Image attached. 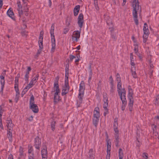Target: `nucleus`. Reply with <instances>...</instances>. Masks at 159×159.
I'll use <instances>...</instances> for the list:
<instances>
[{
	"label": "nucleus",
	"mask_w": 159,
	"mask_h": 159,
	"mask_svg": "<svg viewBox=\"0 0 159 159\" xmlns=\"http://www.w3.org/2000/svg\"><path fill=\"white\" fill-rule=\"evenodd\" d=\"M133 15L134 18V20L136 25L139 24V22L137 19L138 16L137 10L139 9V4L138 0H134L133 2Z\"/></svg>",
	"instance_id": "1"
},
{
	"label": "nucleus",
	"mask_w": 159,
	"mask_h": 159,
	"mask_svg": "<svg viewBox=\"0 0 159 159\" xmlns=\"http://www.w3.org/2000/svg\"><path fill=\"white\" fill-rule=\"evenodd\" d=\"M100 117L99 108L98 107H96L93 111V116L92 119L93 124L96 128L99 122Z\"/></svg>",
	"instance_id": "2"
},
{
	"label": "nucleus",
	"mask_w": 159,
	"mask_h": 159,
	"mask_svg": "<svg viewBox=\"0 0 159 159\" xmlns=\"http://www.w3.org/2000/svg\"><path fill=\"white\" fill-rule=\"evenodd\" d=\"M54 24L53 23L52 24L50 31V33L51 37V43H52V48L51 51L53 52L56 48V43L55 36L54 35Z\"/></svg>",
	"instance_id": "3"
},
{
	"label": "nucleus",
	"mask_w": 159,
	"mask_h": 159,
	"mask_svg": "<svg viewBox=\"0 0 159 159\" xmlns=\"http://www.w3.org/2000/svg\"><path fill=\"white\" fill-rule=\"evenodd\" d=\"M121 82L118 83L117 85V91L119 96H122L126 95V91L125 89H121Z\"/></svg>",
	"instance_id": "4"
},
{
	"label": "nucleus",
	"mask_w": 159,
	"mask_h": 159,
	"mask_svg": "<svg viewBox=\"0 0 159 159\" xmlns=\"http://www.w3.org/2000/svg\"><path fill=\"white\" fill-rule=\"evenodd\" d=\"M133 93L130 92V90H129V103L128 104V106L129 107V110L130 111H132L133 108V106L134 103V100L133 97Z\"/></svg>",
	"instance_id": "5"
},
{
	"label": "nucleus",
	"mask_w": 159,
	"mask_h": 159,
	"mask_svg": "<svg viewBox=\"0 0 159 159\" xmlns=\"http://www.w3.org/2000/svg\"><path fill=\"white\" fill-rule=\"evenodd\" d=\"M69 83L65 82L64 85L62 87L61 95L63 96L68 93L69 90Z\"/></svg>",
	"instance_id": "6"
},
{
	"label": "nucleus",
	"mask_w": 159,
	"mask_h": 159,
	"mask_svg": "<svg viewBox=\"0 0 159 159\" xmlns=\"http://www.w3.org/2000/svg\"><path fill=\"white\" fill-rule=\"evenodd\" d=\"M34 141V146L35 148L39 151L41 145V139L38 136H37Z\"/></svg>",
	"instance_id": "7"
},
{
	"label": "nucleus",
	"mask_w": 159,
	"mask_h": 159,
	"mask_svg": "<svg viewBox=\"0 0 159 159\" xmlns=\"http://www.w3.org/2000/svg\"><path fill=\"white\" fill-rule=\"evenodd\" d=\"M46 146L45 145L43 146V149L41 150L42 159H47L48 152Z\"/></svg>",
	"instance_id": "8"
},
{
	"label": "nucleus",
	"mask_w": 159,
	"mask_h": 159,
	"mask_svg": "<svg viewBox=\"0 0 159 159\" xmlns=\"http://www.w3.org/2000/svg\"><path fill=\"white\" fill-rule=\"evenodd\" d=\"M78 19V24L80 27L81 28L83 26L84 22V16L82 13L80 14Z\"/></svg>",
	"instance_id": "9"
},
{
	"label": "nucleus",
	"mask_w": 159,
	"mask_h": 159,
	"mask_svg": "<svg viewBox=\"0 0 159 159\" xmlns=\"http://www.w3.org/2000/svg\"><path fill=\"white\" fill-rule=\"evenodd\" d=\"M120 99L122 102L121 107V110L123 111L125 110L127 104V101L126 98V95L120 96Z\"/></svg>",
	"instance_id": "10"
},
{
	"label": "nucleus",
	"mask_w": 159,
	"mask_h": 159,
	"mask_svg": "<svg viewBox=\"0 0 159 159\" xmlns=\"http://www.w3.org/2000/svg\"><path fill=\"white\" fill-rule=\"evenodd\" d=\"M80 37V32L78 31H75L74 32L73 35L72 36V39L73 40H75L77 42L78 39Z\"/></svg>",
	"instance_id": "11"
},
{
	"label": "nucleus",
	"mask_w": 159,
	"mask_h": 159,
	"mask_svg": "<svg viewBox=\"0 0 159 159\" xmlns=\"http://www.w3.org/2000/svg\"><path fill=\"white\" fill-rule=\"evenodd\" d=\"M17 4L18 6L17 10L18 11V14L20 17H21V15H22L23 13V11L20 2H17Z\"/></svg>",
	"instance_id": "12"
},
{
	"label": "nucleus",
	"mask_w": 159,
	"mask_h": 159,
	"mask_svg": "<svg viewBox=\"0 0 159 159\" xmlns=\"http://www.w3.org/2000/svg\"><path fill=\"white\" fill-rule=\"evenodd\" d=\"M30 109L32 110L34 113H37L39 111V108L37 105L36 104H34L29 106Z\"/></svg>",
	"instance_id": "13"
},
{
	"label": "nucleus",
	"mask_w": 159,
	"mask_h": 159,
	"mask_svg": "<svg viewBox=\"0 0 159 159\" xmlns=\"http://www.w3.org/2000/svg\"><path fill=\"white\" fill-rule=\"evenodd\" d=\"M7 14L12 20H15L14 13L12 11V9L11 8H10L7 11Z\"/></svg>",
	"instance_id": "14"
},
{
	"label": "nucleus",
	"mask_w": 159,
	"mask_h": 159,
	"mask_svg": "<svg viewBox=\"0 0 159 159\" xmlns=\"http://www.w3.org/2000/svg\"><path fill=\"white\" fill-rule=\"evenodd\" d=\"M85 84L84 81H81L80 84V88L79 93H84V90L85 89Z\"/></svg>",
	"instance_id": "15"
},
{
	"label": "nucleus",
	"mask_w": 159,
	"mask_h": 159,
	"mask_svg": "<svg viewBox=\"0 0 159 159\" xmlns=\"http://www.w3.org/2000/svg\"><path fill=\"white\" fill-rule=\"evenodd\" d=\"M89 159H94L95 157V152L93 149H89Z\"/></svg>",
	"instance_id": "16"
},
{
	"label": "nucleus",
	"mask_w": 159,
	"mask_h": 159,
	"mask_svg": "<svg viewBox=\"0 0 159 159\" xmlns=\"http://www.w3.org/2000/svg\"><path fill=\"white\" fill-rule=\"evenodd\" d=\"M6 121L7 124V126L8 128V129L11 130L13 126L12 120L11 119H10L9 120H7Z\"/></svg>",
	"instance_id": "17"
},
{
	"label": "nucleus",
	"mask_w": 159,
	"mask_h": 159,
	"mask_svg": "<svg viewBox=\"0 0 159 159\" xmlns=\"http://www.w3.org/2000/svg\"><path fill=\"white\" fill-rule=\"evenodd\" d=\"M6 70H4L2 73L1 75H0V78L1 79V84H5L4 78L6 74Z\"/></svg>",
	"instance_id": "18"
},
{
	"label": "nucleus",
	"mask_w": 159,
	"mask_h": 159,
	"mask_svg": "<svg viewBox=\"0 0 159 159\" xmlns=\"http://www.w3.org/2000/svg\"><path fill=\"white\" fill-rule=\"evenodd\" d=\"M143 30L144 34H149V31L148 29V26L147 24L146 23L144 24L143 28Z\"/></svg>",
	"instance_id": "19"
},
{
	"label": "nucleus",
	"mask_w": 159,
	"mask_h": 159,
	"mask_svg": "<svg viewBox=\"0 0 159 159\" xmlns=\"http://www.w3.org/2000/svg\"><path fill=\"white\" fill-rule=\"evenodd\" d=\"M80 5L75 6L74 8V13L75 16H77L80 10Z\"/></svg>",
	"instance_id": "20"
},
{
	"label": "nucleus",
	"mask_w": 159,
	"mask_h": 159,
	"mask_svg": "<svg viewBox=\"0 0 159 159\" xmlns=\"http://www.w3.org/2000/svg\"><path fill=\"white\" fill-rule=\"evenodd\" d=\"M60 100V97L58 95V94H57V93H55L54 95V102L56 103Z\"/></svg>",
	"instance_id": "21"
},
{
	"label": "nucleus",
	"mask_w": 159,
	"mask_h": 159,
	"mask_svg": "<svg viewBox=\"0 0 159 159\" xmlns=\"http://www.w3.org/2000/svg\"><path fill=\"white\" fill-rule=\"evenodd\" d=\"M131 72L133 78H137V76L135 71V67H131Z\"/></svg>",
	"instance_id": "22"
},
{
	"label": "nucleus",
	"mask_w": 159,
	"mask_h": 159,
	"mask_svg": "<svg viewBox=\"0 0 159 159\" xmlns=\"http://www.w3.org/2000/svg\"><path fill=\"white\" fill-rule=\"evenodd\" d=\"M107 153H109V152H110L111 148V143L109 140H107Z\"/></svg>",
	"instance_id": "23"
},
{
	"label": "nucleus",
	"mask_w": 159,
	"mask_h": 159,
	"mask_svg": "<svg viewBox=\"0 0 159 159\" xmlns=\"http://www.w3.org/2000/svg\"><path fill=\"white\" fill-rule=\"evenodd\" d=\"M7 136L10 142H11L12 141V133L10 130H7Z\"/></svg>",
	"instance_id": "24"
},
{
	"label": "nucleus",
	"mask_w": 159,
	"mask_h": 159,
	"mask_svg": "<svg viewBox=\"0 0 159 159\" xmlns=\"http://www.w3.org/2000/svg\"><path fill=\"white\" fill-rule=\"evenodd\" d=\"M115 145L116 147L119 146V135L117 134H115Z\"/></svg>",
	"instance_id": "25"
},
{
	"label": "nucleus",
	"mask_w": 159,
	"mask_h": 159,
	"mask_svg": "<svg viewBox=\"0 0 159 159\" xmlns=\"http://www.w3.org/2000/svg\"><path fill=\"white\" fill-rule=\"evenodd\" d=\"M84 93H79L78 96V98L79 99L78 101L80 103H81L82 102L83 98L84 96Z\"/></svg>",
	"instance_id": "26"
},
{
	"label": "nucleus",
	"mask_w": 159,
	"mask_h": 159,
	"mask_svg": "<svg viewBox=\"0 0 159 159\" xmlns=\"http://www.w3.org/2000/svg\"><path fill=\"white\" fill-rule=\"evenodd\" d=\"M119 159H123L124 155L121 148H120L119 150Z\"/></svg>",
	"instance_id": "27"
},
{
	"label": "nucleus",
	"mask_w": 159,
	"mask_h": 159,
	"mask_svg": "<svg viewBox=\"0 0 159 159\" xmlns=\"http://www.w3.org/2000/svg\"><path fill=\"white\" fill-rule=\"evenodd\" d=\"M34 104V97L33 95H32L30 98V106Z\"/></svg>",
	"instance_id": "28"
},
{
	"label": "nucleus",
	"mask_w": 159,
	"mask_h": 159,
	"mask_svg": "<svg viewBox=\"0 0 159 159\" xmlns=\"http://www.w3.org/2000/svg\"><path fill=\"white\" fill-rule=\"evenodd\" d=\"M43 39H39V46L40 49H42L43 48Z\"/></svg>",
	"instance_id": "29"
},
{
	"label": "nucleus",
	"mask_w": 159,
	"mask_h": 159,
	"mask_svg": "<svg viewBox=\"0 0 159 159\" xmlns=\"http://www.w3.org/2000/svg\"><path fill=\"white\" fill-rule=\"evenodd\" d=\"M29 72H26L25 76V79L26 82L28 83L29 81Z\"/></svg>",
	"instance_id": "30"
},
{
	"label": "nucleus",
	"mask_w": 159,
	"mask_h": 159,
	"mask_svg": "<svg viewBox=\"0 0 159 159\" xmlns=\"http://www.w3.org/2000/svg\"><path fill=\"white\" fill-rule=\"evenodd\" d=\"M94 4L96 10H99V8L98 5V0H94Z\"/></svg>",
	"instance_id": "31"
},
{
	"label": "nucleus",
	"mask_w": 159,
	"mask_h": 159,
	"mask_svg": "<svg viewBox=\"0 0 159 159\" xmlns=\"http://www.w3.org/2000/svg\"><path fill=\"white\" fill-rule=\"evenodd\" d=\"M104 103L103 104V107L104 110L107 111H108V109L107 108L108 106V102H103Z\"/></svg>",
	"instance_id": "32"
},
{
	"label": "nucleus",
	"mask_w": 159,
	"mask_h": 159,
	"mask_svg": "<svg viewBox=\"0 0 159 159\" xmlns=\"http://www.w3.org/2000/svg\"><path fill=\"white\" fill-rule=\"evenodd\" d=\"M56 122L54 121H53L51 123V126L52 128V130L54 131L55 129V125Z\"/></svg>",
	"instance_id": "33"
},
{
	"label": "nucleus",
	"mask_w": 159,
	"mask_h": 159,
	"mask_svg": "<svg viewBox=\"0 0 159 159\" xmlns=\"http://www.w3.org/2000/svg\"><path fill=\"white\" fill-rule=\"evenodd\" d=\"M28 153H33L32 152L33 151V147L31 145H29L28 146Z\"/></svg>",
	"instance_id": "34"
},
{
	"label": "nucleus",
	"mask_w": 159,
	"mask_h": 159,
	"mask_svg": "<svg viewBox=\"0 0 159 159\" xmlns=\"http://www.w3.org/2000/svg\"><path fill=\"white\" fill-rule=\"evenodd\" d=\"M148 35L149 34H143V41L144 43H145L146 42Z\"/></svg>",
	"instance_id": "35"
},
{
	"label": "nucleus",
	"mask_w": 159,
	"mask_h": 159,
	"mask_svg": "<svg viewBox=\"0 0 159 159\" xmlns=\"http://www.w3.org/2000/svg\"><path fill=\"white\" fill-rule=\"evenodd\" d=\"M39 76V75L37 74V75H36L31 80H32L34 82H36L38 80Z\"/></svg>",
	"instance_id": "36"
},
{
	"label": "nucleus",
	"mask_w": 159,
	"mask_h": 159,
	"mask_svg": "<svg viewBox=\"0 0 159 159\" xmlns=\"http://www.w3.org/2000/svg\"><path fill=\"white\" fill-rule=\"evenodd\" d=\"M103 102H108V97L107 93L104 94L103 95Z\"/></svg>",
	"instance_id": "37"
},
{
	"label": "nucleus",
	"mask_w": 159,
	"mask_h": 159,
	"mask_svg": "<svg viewBox=\"0 0 159 159\" xmlns=\"http://www.w3.org/2000/svg\"><path fill=\"white\" fill-rule=\"evenodd\" d=\"M68 76H69V72H65V77L66 79L65 80V82H68Z\"/></svg>",
	"instance_id": "38"
},
{
	"label": "nucleus",
	"mask_w": 159,
	"mask_h": 159,
	"mask_svg": "<svg viewBox=\"0 0 159 159\" xmlns=\"http://www.w3.org/2000/svg\"><path fill=\"white\" fill-rule=\"evenodd\" d=\"M117 126H118L117 118H115L114 120L113 126H114V127H117Z\"/></svg>",
	"instance_id": "39"
},
{
	"label": "nucleus",
	"mask_w": 159,
	"mask_h": 159,
	"mask_svg": "<svg viewBox=\"0 0 159 159\" xmlns=\"http://www.w3.org/2000/svg\"><path fill=\"white\" fill-rule=\"evenodd\" d=\"M70 60L69 61V62H71L72 61L73 59L74 58H76V57L75 56L72 55H70L69 56Z\"/></svg>",
	"instance_id": "40"
},
{
	"label": "nucleus",
	"mask_w": 159,
	"mask_h": 159,
	"mask_svg": "<svg viewBox=\"0 0 159 159\" xmlns=\"http://www.w3.org/2000/svg\"><path fill=\"white\" fill-rule=\"evenodd\" d=\"M114 130L115 132V134H117L119 135V130H118L117 127H114Z\"/></svg>",
	"instance_id": "41"
},
{
	"label": "nucleus",
	"mask_w": 159,
	"mask_h": 159,
	"mask_svg": "<svg viewBox=\"0 0 159 159\" xmlns=\"http://www.w3.org/2000/svg\"><path fill=\"white\" fill-rule=\"evenodd\" d=\"M23 149L21 147H20L19 148V152L20 153V156H22L23 155Z\"/></svg>",
	"instance_id": "42"
},
{
	"label": "nucleus",
	"mask_w": 159,
	"mask_h": 159,
	"mask_svg": "<svg viewBox=\"0 0 159 159\" xmlns=\"http://www.w3.org/2000/svg\"><path fill=\"white\" fill-rule=\"evenodd\" d=\"M44 32L43 31H41L39 35V39H43Z\"/></svg>",
	"instance_id": "43"
},
{
	"label": "nucleus",
	"mask_w": 159,
	"mask_h": 159,
	"mask_svg": "<svg viewBox=\"0 0 159 159\" xmlns=\"http://www.w3.org/2000/svg\"><path fill=\"white\" fill-rule=\"evenodd\" d=\"M148 155L147 153L146 152H144L143 154L142 157L144 158L147 159L148 158Z\"/></svg>",
	"instance_id": "44"
},
{
	"label": "nucleus",
	"mask_w": 159,
	"mask_h": 159,
	"mask_svg": "<svg viewBox=\"0 0 159 159\" xmlns=\"http://www.w3.org/2000/svg\"><path fill=\"white\" fill-rule=\"evenodd\" d=\"M134 51L136 55H138V46L136 45V47H134Z\"/></svg>",
	"instance_id": "45"
},
{
	"label": "nucleus",
	"mask_w": 159,
	"mask_h": 159,
	"mask_svg": "<svg viewBox=\"0 0 159 159\" xmlns=\"http://www.w3.org/2000/svg\"><path fill=\"white\" fill-rule=\"evenodd\" d=\"M54 87L56 89H59V85L57 83L55 82L54 84Z\"/></svg>",
	"instance_id": "46"
},
{
	"label": "nucleus",
	"mask_w": 159,
	"mask_h": 159,
	"mask_svg": "<svg viewBox=\"0 0 159 159\" xmlns=\"http://www.w3.org/2000/svg\"><path fill=\"white\" fill-rule=\"evenodd\" d=\"M156 103L159 106V95L157 96L156 99Z\"/></svg>",
	"instance_id": "47"
},
{
	"label": "nucleus",
	"mask_w": 159,
	"mask_h": 159,
	"mask_svg": "<svg viewBox=\"0 0 159 159\" xmlns=\"http://www.w3.org/2000/svg\"><path fill=\"white\" fill-rule=\"evenodd\" d=\"M24 8L23 9V12H27L28 11V8L27 7V6H25L24 5Z\"/></svg>",
	"instance_id": "48"
},
{
	"label": "nucleus",
	"mask_w": 159,
	"mask_h": 159,
	"mask_svg": "<svg viewBox=\"0 0 159 159\" xmlns=\"http://www.w3.org/2000/svg\"><path fill=\"white\" fill-rule=\"evenodd\" d=\"M69 72V65L67 64L66 65L65 68V72Z\"/></svg>",
	"instance_id": "49"
},
{
	"label": "nucleus",
	"mask_w": 159,
	"mask_h": 159,
	"mask_svg": "<svg viewBox=\"0 0 159 159\" xmlns=\"http://www.w3.org/2000/svg\"><path fill=\"white\" fill-rule=\"evenodd\" d=\"M0 127L2 129H3L2 118H0Z\"/></svg>",
	"instance_id": "50"
},
{
	"label": "nucleus",
	"mask_w": 159,
	"mask_h": 159,
	"mask_svg": "<svg viewBox=\"0 0 159 159\" xmlns=\"http://www.w3.org/2000/svg\"><path fill=\"white\" fill-rule=\"evenodd\" d=\"M15 90L16 92V96L17 97V96H19V94H20L19 92V90L18 89H15Z\"/></svg>",
	"instance_id": "51"
},
{
	"label": "nucleus",
	"mask_w": 159,
	"mask_h": 159,
	"mask_svg": "<svg viewBox=\"0 0 159 159\" xmlns=\"http://www.w3.org/2000/svg\"><path fill=\"white\" fill-rule=\"evenodd\" d=\"M89 70L90 73L92 75V70L91 69V64L89 66Z\"/></svg>",
	"instance_id": "52"
},
{
	"label": "nucleus",
	"mask_w": 159,
	"mask_h": 159,
	"mask_svg": "<svg viewBox=\"0 0 159 159\" xmlns=\"http://www.w3.org/2000/svg\"><path fill=\"white\" fill-rule=\"evenodd\" d=\"M34 155L33 153H32L31 155H30L29 156V159H34Z\"/></svg>",
	"instance_id": "53"
},
{
	"label": "nucleus",
	"mask_w": 159,
	"mask_h": 159,
	"mask_svg": "<svg viewBox=\"0 0 159 159\" xmlns=\"http://www.w3.org/2000/svg\"><path fill=\"white\" fill-rule=\"evenodd\" d=\"M25 6H26L27 4L28 1L27 0H22Z\"/></svg>",
	"instance_id": "54"
},
{
	"label": "nucleus",
	"mask_w": 159,
	"mask_h": 159,
	"mask_svg": "<svg viewBox=\"0 0 159 159\" xmlns=\"http://www.w3.org/2000/svg\"><path fill=\"white\" fill-rule=\"evenodd\" d=\"M1 90L0 91V92H2V93L3 89H4V84H1Z\"/></svg>",
	"instance_id": "55"
},
{
	"label": "nucleus",
	"mask_w": 159,
	"mask_h": 159,
	"mask_svg": "<svg viewBox=\"0 0 159 159\" xmlns=\"http://www.w3.org/2000/svg\"><path fill=\"white\" fill-rule=\"evenodd\" d=\"M27 92V91L26 90H23V91H22V93L21 94V96L22 97H23L24 95Z\"/></svg>",
	"instance_id": "56"
},
{
	"label": "nucleus",
	"mask_w": 159,
	"mask_h": 159,
	"mask_svg": "<svg viewBox=\"0 0 159 159\" xmlns=\"http://www.w3.org/2000/svg\"><path fill=\"white\" fill-rule=\"evenodd\" d=\"M110 152H109V153H107V155L106 158V159H110Z\"/></svg>",
	"instance_id": "57"
},
{
	"label": "nucleus",
	"mask_w": 159,
	"mask_h": 159,
	"mask_svg": "<svg viewBox=\"0 0 159 159\" xmlns=\"http://www.w3.org/2000/svg\"><path fill=\"white\" fill-rule=\"evenodd\" d=\"M130 58L131 59V61H134V58L133 57V54L132 53L130 54Z\"/></svg>",
	"instance_id": "58"
},
{
	"label": "nucleus",
	"mask_w": 159,
	"mask_h": 159,
	"mask_svg": "<svg viewBox=\"0 0 159 159\" xmlns=\"http://www.w3.org/2000/svg\"><path fill=\"white\" fill-rule=\"evenodd\" d=\"M18 80L19 78H17V77H15V84H18Z\"/></svg>",
	"instance_id": "59"
},
{
	"label": "nucleus",
	"mask_w": 159,
	"mask_h": 159,
	"mask_svg": "<svg viewBox=\"0 0 159 159\" xmlns=\"http://www.w3.org/2000/svg\"><path fill=\"white\" fill-rule=\"evenodd\" d=\"M3 0H0V8H1L3 5Z\"/></svg>",
	"instance_id": "60"
},
{
	"label": "nucleus",
	"mask_w": 159,
	"mask_h": 159,
	"mask_svg": "<svg viewBox=\"0 0 159 159\" xmlns=\"http://www.w3.org/2000/svg\"><path fill=\"white\" fill-rule=\"evenodd\" d=\"M114 87L112 86H111V89L110 91L111 93H113L114 92Z\"/></svg>",
	"instance_id": "61"
},
{
	"label": "nucleus",
	"mask_w": 159,
	"mask_h": 159,
	"mask_svg": "<svg viewBox=\"0 0 159 159\" xmlns=\"http://www.w3.org/2000/svg\"><path fill=\"white\" fill-rule=\"evenodd\" d=\"M68 31V30L67 29H65L63 31V33L64 34H66L67 33Z\"/></svg>",
	"instance_id": "62"
},
{
	"label": "nucleus",
	"mask_w": 159,
	"mask_h": 159,
	"mask_svg": "<svg viewBox=\"0 0 159 159\" xmlns=\"http://www.w3.org/2000/svg\"><path fill=\"white\" fill-rule=\"evenodd\" d=\"M116 81L118 83L119 82H121L120 77L116 78Z\"/></svg>",
	"instance_id": "63"
},
{
	"label": "nucleus",
	"mask_w": 159,
	"mask_h": 159,
	"mask_svg": "<svg viewBox=\"0 0 159 159\" xmlns=\"http://www.w3.org/2000/svg\"><path fill=\"white\" fill-rule=\"evenodd\" d=\"M8 159H13V156L12 154H10L9 156Z\"/></svg>",
	"instance_id": "64"
}]
</instances>
